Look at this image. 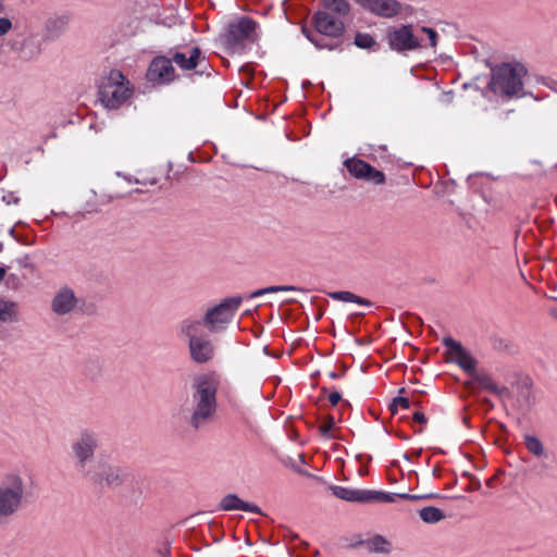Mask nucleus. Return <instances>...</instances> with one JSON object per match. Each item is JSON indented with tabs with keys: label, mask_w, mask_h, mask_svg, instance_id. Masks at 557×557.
I'll return each mask as SVG.
<instances>
[{
	"label": "nucleus",
	"mask_w": 557,
	"mask_h": 557,
	"mask_svg": "<svg viewBox=\"0 0 557 557\" xmlns=\"http://www.w3.org/2000/svg\"><path fill=\"white\" fill-rule=\"evenodd\" d=\"M114 197H115V198H120V197H122V195L116 194Z\"/></svg>",
	"instance_id": "nucleus-42"
},
{
	"label": "nucleus",
	"mask_w": 557,
	"mask_h": 557,
	"mask_svg": "<svg viewBox=\"0 0 557 557\" xmlns=\"http://www.w3.org/2000/svg\"><path fill=\"white\" fill-rule=\"evenodd\" d=\"M7 273L5 268L0 267V282L4 278Z\"/></svg>",
	"instance_id": "nucleus-39"
},
{
	"label": "nucleus",
	"mask_w": 557,
	"mask_h": 557,
	"mask_svg": "<svg viewBox=\"0 0 557 557\" xmlns=\"http://www.w3.org/2000/svg\"><path fill=\"white\" fill-rule=\"evenodd\" d=\"M172 61L184 71L195 70L202 61L199 48H190L186 51H177L172 55Z\"/></svg>",
	"instance_id": "nucleus-17"
},
{
	"label": "nucleus",
	"mask_w": 557,
	"mask_h": 557,
	"mask_svg": "<svg viewBox=\"0 0 557 557\" xmlns=\"http://www.w3.org/2000/svg\"><path fill=\"white\" fill-rule=\"evenodd\" d=\"M5 11V0H0V15Z\"/></svg>",
	"instance_id": "nucleus-38"
},
{
	"label": "nucleus",
	"mask_w": 557,
	"mask_h": 557,
	"mask_svg": "<svg viewBox=\"0 0 557 557\" xmlns=\"http://www.w3.org/2000/svg\"><path fill=\"white\" fill-rule=\"evenodd\" d=\"M312 23L319 34L327 37H339L345 29L344 23L339 18L332 16L325 11H318L312 16Z\"/></svg>",
	"instance_id": "nucleus-13"
},
{
	"label": "nucleus",
	"mask_w": 557,
	"mask_h": 557,
	"mask_svg": "<svg viewBox=\"0 0 557 557\" xmlns=\"http://www.w3.org/2000/svg\"><path fill=\"white\" fill-rule=\"evenodd\" d=\"M289 290L294 292V290H298V288L295 286H292V285L269 286V287L261 288V289L253 292L250 295V297L255 298V297H259V296H262L265 294H273V293H278V292H289Z\"/></svg>",
	"instance_id": "nucleus-30"
},
{
	"label": "nucleus",
	"mask_w": 557,
	"mask_h": 557,
	"mask_svg": "<svg viewBox=\"0 0 557 557\" xmlns=\"http://www.w3.org/2000/svg\"><path fill=\"white\" fill-rule=\"evenodd\" d=\"M507 398L515 400L519 408L530 406L533 399L532 381L529 377L518 381L505 399Z\"/></svg>",
	"instance_id": "nucleus-16"
},
{
	"label": "nucleus",
	"mask_w": 557,
	"mask_h": 557,
	"mask_svg": "<svg viewBox=\"0 0 557 557\" xmlns=\"http://www.w3.org/2000/svg\"><path fill=\"white\" fill-rule=\"evenodd\" d=\"M242 304L240 297L225 299L220 305L209 309L203 322L210 332H218L230 323Z\"/></svg>",
	"instance_id": "nucleus-8"
},
{
	"label": "nucleus",
	"mask_w": 557,
	"mask_h": 557,
	"mask_svg": "<svg viewBox=\"0 0 557 557\" xmlns=\"http://www.w3.org/2000/svg\"><path fill=\"white\" fill-rule=\"evenodd\" d=\"M330 297L334 300L345 301V302H356L358 305H364L368 306L370 302L361 298L350 292H333L330 293Z\"/></svg>",
	"instance_id": "nucleus-28"
},
{
	"label": "nucleus",
	"mask_w": 557,
	"mask_h": 557,
	"mask_svg": "<svg viewBox=\"0 0 557 557\" xmlns=\"http://www.w3.org/2000/svg\"><path fill=\"white\" fill-rule=\"evenodd\" d=\"M220 386V379L215 372L198 374L193 380V404L194 410L190 423L195 428L210 421L216 411V393Z\"/></svg>",
	"instance_id": "nucleus-1"
},
{
	"label": "nucleus",
	"mask_w": 557,
	"mask_h": 557,
	"mask_svg": "<svg viewBox=\"0 0 557 557\" xmlns=\"http://www.w3.org/2000/svg\"><path fill=\"white\" fill-rule=\"evenodd\" d=\"M342 399V395L338 392H332L329 395V401L332 404V406H336Z\"/></svg>",
	"instance_id": "nucleus-36"
},
{
	"label": "nucleus",
	"mask_w": 557,
	"mask_h": 557,
	"mask_svg": "<svg viewBox=\"0 0 557 557\" xmlns=\"http://www.w3.org/2000/svg\"><path fill=\"white\" fill-rule=\"evenodd\" d=\"M84 478L98 484L119 485L123 481V472L119 467L99 459Z\"/></svg>",
	"instance_id": "nucleus-9"
},
{
	"label": "nucleus",
	"mask_w": 557,
	"mask_h": 557,
	"mask_svg": "<svg viewBox=\"0 0 557 557\" xmlns=\"http://www.w3.org/2000/svg\"><path fill=\"white\" fill-rule=\"evenodd\" d=\"M345 166L355 178L363 180L374 185H382L385 183L384 173L376 170L361 159H347L345 161Z\"/></svg>",
	"instance_id": "nucleus-10"
},
{
	"label": "nucleus",
	"mask_w": 557,
	"mask_h": 557,
	"mask_svg": "<svg viewBox=\"0 0 557 557\" xmlns=\"http://www.w3.org/2000/svg\"><path fill=\"white\" fill-rule=\"evenodd\" d=\"M302 33L305 34V36L319 49H322V48H325L326 46L321 44L317 38L315 36L310 32L308 30L306 27L302 28Z\"/></svg>",
	"instance_id": "nucleus-35"
},
{
	"label": "nucleus",
	"mask_w": 557,
	"mask_h": 557,
	"mask_svg": "<svg viewBox=\"0 0 557 557\" xmlns=\"http://www.w3.org/2000/svg\"><path fill=\"white\" fill-rule=\"evenodd\" d=\"M419 516L425 523H437L445 518L444 512L440 508L433 506L422 508L419 511Z\"/></svg>",
	"instance_id": "nucleus-25"
},
{
	"label": "nucleus",
	"mask_w": 557,
	"mask_h": 557,
	"mask_svg": "<svg viewBox=\"0 0 557 557\" xmlns=\"http://www.w3.org/2000/svg\"><path fill=\"white\" fill-rule=\"evenodd\" d=\"M99 448L98 434L89 429L81 431L77 437L71 444L70 456L73 460L75 470L83 476L99 460L96 458V451Z\"/></svg>",
	"instance_id": "nucleus-4"
},
{
	"label": "nucleus",
	"mask_w": 557,
	"mask_h": 557,
	"mask_svg": "<svg viewBox=\"0 0 557 557\" xmlns=\"http://www.w3.org/2000/svg\"><path fill=\"white\" fill-rule=\"evenodd\" d=\"M524 444L528 450L534 456L541 457L544 455V447L542 442L534 435H525Z\"/></svg>",
	"instance_id": "nucleus-29"
},
{
	"label": "nucleus",
	"mask_w": 557,
	"mask_h": 557,
	"mask_svg": "<svg viewBox=\"0 0 557 557\" xmlns=\"http://www.w3.org/2000/svg\"><path fill=\"white\" fill-rule=\"evenodd\" d=\"M361 4L366 10L371 13L385 17L393 18L399 15L404 9V4L398 0H355Z\"/></svg>",
	"instance_id": "nucleus-14"
},
{
	"label": "nucleus",
	"mask_w": 557,
	"mask_h": 557,
	"mask_svg": "<svg viewBox=\"0 0 557 557\" xmlns=\"http://www.w3.org/2000/svg\"><path fill=\"white\" fill-rule=\"evenodd\" d=\"M368 548L375 553H389L392 543L381 535H376L368 541Z\"/></svg>",
	"instance_id": "nucleus-26"
},
{
	"label": "nucleus",
	"mask_w": 557,
	"mask_h": 557,
	"mask_svg": "<svg viewBox=\"0 0 557 557\" xmlns=\"http://www.w3.org/2000/svg\"><path fill=\"white\" fill-rule=\"evenodd\" d=\"M175 78V70L172 65V59L165 57L154 58L147 71V79L152 84H169Z\"/></svg>",
	"instance_id": "nucleus-12"
},
{
	"label": "nucleus",
	"mask_w": 557,
	"mask_h": 557,
	"mask_svg": "<svg viewBox=\"0 0 557 557\" xmlns=\"http://www.w3.org/2000/svg\"><path fill=\"white\" fill-rule=\"evenodd\" d=\"M413 420L419 423H425L426 419L423 413L421 412H414L413 413Z\"/></svg>",
	"instance_id": "nucleus-37"
},
{
	"label": "nucleus",
	"mask_w": 557,
	"mask_h": 557,
	"mask_svg": "<svg viewBox=\"0 0 557 557\" xmlns=\"http://www.w3.org/2000/svg\"><path fill=\"white\" fill-rule=\"evenodd\" d=\"M444 345L446 347L447 360L457 363L463 371L469 374L474 373L476 362L474 358L466 350L460 343L448 337L444 338Z\"/></svg>",
	"instance_id": "nucleus-11"
},
{
	"label": "nucleus",
	"mask_w": 557,
	"mask_h": 557,
	"mask_svg": "<svg viewBox=\"0 0 557 557\" xmlns=\"http://www.w3.org/2000/svg\"><path fill=\"white\" fill-rule=\"evenodd\" d=\"M355 44L359 47V48H371L372 46L375 45V40L374 38L369 35V34H362V33H359L356 35L355 37Z\"/></svg>",
	"instance_id": "nucleus-32"
},
{
	"label": "nucleus",
	"mask_w": 557,
	"mask_h": 557,
	"mask_svg": "<svg viewBox=\"0 0 557 557\" xmlns=\"http://www.w3.org/2000/svg\"><path fill=\"white\" fill-rule=\"evenodd\" d=\"M387 41L393 50L399 52L426 47L435 48L437 33L433 28L424 26L416 34L411 25H403L388 30Z\"/></svg>",
	"instance_id": "nucleus-2"
},
{
	"label": "nucleus",
	"mask_w": 557,
	"mask_h": 557,
	"mask_svg": "<svg viewBox=\"0 0 557 557\" xmlns=\"http://www.w3.org/2000/svg\"><path fill=\"white\" fill-rule=\"evenodd\" d=\"M257 39V24L246 16L231 22L220 35L221 44L231 52L240 50L246 41H256Z\"/></svg>",
	"instance_id": "nucleus-7"
},
{
	"label": "nucleus",
	"mask_w": 557,
	"mask_h": 557,
	"mask_svg": "<svg viewBox=\"0 0 557 557\" xmlns=\"http://www.w3.org/2000/svg\"><path fill=\"white\" fill-rule=\"evenodd\" d=\"M129 81L117 70H112L99 85V99L108 109H116L132 95Z\"/></svg>",
	"instance_id": "nucleus-6"
},
{
	"label": "nucleus",
	"mask_w": 557,
	"mask_h": 557,
	"mask_svg": "<svg viewBox=\"0 0 557 557\" xmlns=\"http://www.w3.org/2000/svg\"><path fill=\"white\" fill-rule=\"evenodd\" d=\"M334 426H335L334 418L327 417V418L323 419V421L319 425V432L324 437L333 438V437H335V435L333 433Z\"/></svg>",
	"instance_id": "nucleus-31"
},
{
	"label": "nucleus",
	"mask_w": 557,
	"mask_h": 557,
	"mask_svg": "<svg viewBox=\"0 0 557 557\" xmlns=\"http://www.w3.org/2000/svg\"><path fill=\"white\" fill-rule=\"evenodd\" d=\"M77 300L72 289H60L52 299V309L58 314H66L76 307Z\"/></svg>",
	"instance_id": "nucleus-18"
},
{
	"label": "nucleus",
	"mask_w": 557,
	"mask_h": 557,
	"mask_svg": "<svg viewBox=\"0 0 557 557\" xmlns=\"http://www.w3.org/2000/svg\"><path fill=\"white\" fill-rule=\"evenodd\" d=\"M321 2L325 9L338 15H347L350 10L349 3L346 0H321Z\"/></svg>",
	"instance_id": "nucleus-27"
},
{
	"label": "nucleus",
	"mask_w": 557,
	"mask_h": 557,
	"mask_svg": "<svg viewBox=\"0 0 557 557\" xmlns=\"http://www.w3.org/2000/svg\"><path fill=\"white\" fill-rule=\"evenodd\" d=\"M400 407L403 409H408L410 407V401L408 398L405 397H397L392 403V411L396 412L397 408Z\"/></svg>",
	"instance_id": "nucleus-34"
},
{
	"label": "nucleus",
	"mask_w": 557,
	"mask_h": 557,
	"mask_svg": "<svg viewBox=\"0 0 557 557\" xmlns=\"http://www.w3.org/2000/svg\"><path fill=\"white\" fill-rule=\"evenodd\" d=\"M368 503H394L396 498H416L409 494H392L372 490H368Z\"/></svg>",
	"instance_id": "nucleus-22"
},
{
	"label": "nucleus",
	"mask_w": 557,
	"mask_h": 557,
	"mask_svg": "<svg viewBox=\"0 0 557 557\" xmlns=\"http://www.w3.org/2000/svg\"><path fill=\"white\" fill-rule=\"evenodd\" d=\"M13 29V22L8 16L0 15V41Z\"/></svg>",
	"instance_id": "nucleus-33"
},
{
	"label": "nucleus",
	"mask_w": 557,
	"mask_h": 557,
	"mask_svg": "<svg viewBox=\"0 0 557 557\" xmlns=\"http://www.w3.org/2000/svg\"><path fill=\"white\" fill-rule=\"evenodd\" d=\"M332 492L337 498L343 500L355 503H368V490L333 486Z\"/></svg>",
	"instance_id": "nucleus-21"
},
{
	"label": "nucleus",
	"mask_w": 557,
	"mask_h": 557,
	"mask_svg": "<svg viewBox=\"0 0 557 557\" xmlns=\"http://www.w3.org/2000/svg\"><path fill=\"white\" fill-rule=\"evenodd\" d=\"M189 355L196 363H208L215 355V348L211 341L202 337L188 344Z\"/></svg>",
	"instance_id": "nucleus-15"
},
{
	"label": "nucleus",
	"mask_w": 557,
	"mask_h": 557,
	"mask_svg": "<svg viewBox=\"0 0 557 557\" xmlns=\"http://www.w3.org/2000/svg\"><path fill=\"white\" fill-rule=\"evenodd\" d=\"M476 381L484 389L490 391L491 393L497 395L502 399H505L506 396L509 394L508 388L498 386L490 376L479 375L476 377Z\"/></svg>",
	"instance_id": "nucleus-24"
},
{
	"label": "nucleus",
	"mask_w": 557,
	"mask_h": 557,
	"mask_svg": "<svg viewBox=\"0 0 557 557\" xmlns=\"http://www.w3.org/2000/svg\"><path fill=\"white\" fill-rule=\"evenodd\" d=\"M135 183H136V184H143V185H146V184H147L146 182L140 181V180H137V178L135 180Z\"/></svg>",
	"instance_id": "nucleus-40"
},
{
	"label": "nucleus",
	"mask_w": 557,
	"mask_h": 557,
	"mask_svg": "<svg viewBox=\"0 0 557 557\" xmlns=\"http://www.w3.org/2000/svg\"><path fill=\"white\" fill-rule=\"evenodd\" d=\"M18 318V305L0 299V322H14Z\"/></svg>",
	"instance_id": "nucleus-23"
},
{
	"label": "nucleus",
	"mask_w": 557,
	"mask_h": 557,
	"mask_svg": "<svg viewBox=\"0 0 557 557\" xmlns=\"http://www.w3.org/2000/svg\"><path fill=\"white\" fill-rule=\"evenodd\" d=\"M149 184H150V185H154V184H157V180H151V181H149Z\"/></svg>",
	"instance_id": "nucleus-41"
},
{
	"label": "nucleus",
	"mask_w": 557,
	"mask_h": 557,
	"mask_svg": "<svg viewBox=\"0 0 557 557\" xmlns=\"http://www.w3.org/2000/svg\"><path fill=\"white\" fill-rule=\"evenodd\" d=\"M178 333L187 341V344H189L193 341L202 338V323L200 320L187 318L181 322Z\"/></svg>",
	"instance_id": "nucleus-20"
},
{
	"label": "nucleus",
	"mask_w": 557,
	"mask_h": 557,
	"mask_svg": "<svg viewBox=\"0 0 557 557\" xmlns=\"http://www.w3.org/2000/svg\"><path fill=\"white\" fill-rule=\"evenodd\" d=\"M525 73V67L520 63H504L493 70L488 87L496 95L515 96L522 90Z\"/></svg>",
	"instance_id": "nucleus-5"
},
{
	"label": "nucleus",
	"mask_w": 557,
	"mask_h": 557,
	"mask_svg": "<svg viewBox=\"0 0 557 557\" xmlns=\"http://www.w3.org/2000/svg\"><path fill=\"white\" fill-rule=\"evenodd\" d=\"M220 508L225 511L242 510L261 515V509L257 505L244 502L235 494L226 495L221 500Z\"/></svg>",
	"instance_id": "nucleus-19"
},
{
	"label": "nucleus",
	"mask_w": 557,
	"mask_h": 557,
	"mask_svg": "<svg viewBox=\"0 0 557 557\" xmlns=\"http://www.w3.org/2000/svg\"><path fill=\"white\" fill-rule=\"evenodd\" d=\"M27 486L16 472L5 473L0 479V520L16 513L25 502Z\"/></svg>",
	"instance_id": "nucleus-3"
}]
</instances>
